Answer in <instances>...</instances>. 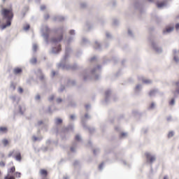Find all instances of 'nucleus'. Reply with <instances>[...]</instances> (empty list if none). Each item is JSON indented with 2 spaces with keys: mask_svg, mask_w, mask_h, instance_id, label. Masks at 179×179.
Returning <instances> with one entry per match:
<instances>
[{
  "mask_svg": "<svg viewBox=\"0 0 179 179\" xmlns=\"http://www.w3.org/2000/svg\"><path fill=\"white\" fill-rule=\"evenodd\" d=\"M76 34V31L75 29H71L69 31L70 37L67 38L65 40L66 49H65V55L63 57V59L61 62L57 64V68H60L61 69H76L78 68V65L75 64L73 66L68 64V59H69V57H71V54H72V48L69 47L71 43H73L75 41V36Z\"/></svg>",
  "mask_w": 179,
  "mask_h": 179,
  "instance_id": "f257e3e1",
  "label": "nucleus"
},
{
  "mask_svg": "<svg viewBox=\"0 0 179 179\" xmlns=\"http://www.w3.org/2000/svg\"><path fill=\"white\" fill-rule=\"evenodd\" d=\"M101 71V66L98 65L96 67L92 69L89 73L88 70H85L83 71V80L86 82V80H90L94 78V79H99L100 78V71Z\"/></svg>",
  "mask_w": 179,
  "mask_h": 179,
  "instance_id": "f03ea898",
  "label": "nucleus"
},
{
  "mask_svg": "<svg viewBox=\"0 0 179 179\" xmlns=\"http://www.w3.org/2000/svg\"><path fill=\"white\" fill-rule=\"evenodd\" d=\"M8 157H13L17 162H22V155L20 154V151L17 150H13L10 151L8 155Z\"/></svg>",
  "mask_w": 179,
  "mask_h": 179,
  "instance_id": "7ed1b4c3",
  "label": "nucleus"
},
{
  "mask_svg": "<svg viewBox=\"0 0 179 179\" xmlns=\"http://www.w3.org/2000/svg\"><path fill=\"white\" fill-rule=\"evenodd\" d=\"M50 33V28L48 26L43 25L41 28V34L42 37H43L46 44H48V34Z\"/></svg>",
  "mask_w": 179,
  "mask_h": 179,
  "instance_id": "20e7f679",
  "label": "nucleus"
},
{
  "mask_svg": "<svg viewBox=\"0 0 179 179\" xmlns=\"http://www.w3.org/2000/svg\"><path fill=\"white\" fill-rule=\"evenodd\" d=\"M151 45L155 51H156V52H158L159 54H160V52L163 51L162 47H159L157 41H151Z\"/></svg>",
  "mask_w": 179,
  "mask_h": 179,
  "instance_id": "39448f33",
  "label": "nucleus"
},
{
  "mask_svg": "<svg viewBox=\"0 0 179 179\" xmlns=\"http://www.w3.org/2000/svg\"><path fill=\"white\" fill-rule=\"evenodd\" d=\"M147 162L150 163V164L155 163L156 162V155L150 153V152H147L145 153Z\"/></svg>",
  "mask_w": 179,
  "mask_h": 179,
  "instance_id": "423d86ee",
  "label": "nucleus"
},
{
  "mask_svg": "<svg viewBox=\"0 0 179 179\" xmlns=\"http://www.w3.org/2000/svg\"><path fill=\"white\" fill-rule=\"evenodd\" d=\"M156 5L159 9H163V8H166L169 6V1H158L156 3Z\"/></svg>",
  "mask_w": 179,
  "mask_h": 179,
  "instance_id": "0eeeda50",
  "label": "nucleus"
},
{
  "mask_svg": "<svg viewBox=\"0 0 179 179\" xmlns=\"http://www.w3.org/2000/svg\"><path fill=\"white\" fill-rule=\"evenodd\" d=\"M173 58L176 64H179V50L176 49L173 50Z\"/></svg>",
  "mask_w": 179,
  "mask_h": 179,
  "instance_id": "6e6552de",
  "label": "nucleus"
},
{
  "mask_svg": "<svg viewBox=\"0 0 179 179\" xmlns=\"http://www.w3.org/2000/svg\"><path fill=\"white\" fill-rule=\"evenodd\" d=\"M60 52H61V45H57V46L53 47L52 48V50H50V54L57 55V54H58Z\"/></svg>",
  "mask_w": 179,
  "mask_h": 179,
  "instance_id": "1a4fd4ad",
  "label": "nucleus"
},
{
  "mask_svg": "<svg viewBox=\"0 0 179 179\" xmlns=\"http://www.w3.org/2000/svg\"><path fill=\"white\" fill-rule=\"evenodd\" d=\"M174 30V27H167L166 29L163 30V34L164 36H167V34H170L171 31Z\"/></svg>",
  "mask_w": 179,
  "mask_h": 179,
  "instance_id": "9d476101",
  "label": "nucleus"
},
{
  "mask_svg": "<svg viewBox=\"0 0 179 179\" xmlns=\"http://www.w3.org/2000/svg\"><path fill=\"white\" fill-rule=\"evenodd\" d=\"M35 73L41 80L44 79V74H43V71L40 69H37Z\"/></svg>",
  "mask_w": 179,
  "mask_h": 179,
  "instance_id": "9b49d317",
  "label": "nucleus"
},
{
  "mask_svg": "<svg viewBox=\"0 0 179 179\" xmlns=\"http://www.w3.org/2000/svg\"><path fill=\"white\" fill-rule=\"evenodd\" d=\"M52 20L54 22H62V20H65V17L62 15H55L52 17Z\"/></svg>",
  "mask_w": 179,
  "mask_h": 179,
  "instance_id": "f8f14e48",
  "label": "nucleus"
},
{
  "mask_svg": "<svg viewBox=\"0 0 179 179\" xmlns=\"http://www.w3.org/2000/svg\"><path fill=\"white\" fill-rule=\"evenodd\" d=\"M62 41V34H61L57 38H52L51 39V43L52 44H57V43H59V41Z\"/></svg>",
  "mask_w": 179,
  "mask_h": 179,
  "instance_id": "ddd939ff",
  "label": "nucleus"
},
{
  "mask_svg": "<svg viewBox=\"0 0 179 179\" xmlns=\"http://www.w3.org/2000/svg\"><path fill=\"white\" fill-rule=\"evenodd\" d=\"M24 111H26V107H24V106L23 105H19L18 106L19 114H20L21 115H23L24 114Z\"/></svg>",
  "mask_w": 179,
  "mask_h": 179,
  "instance_id": "4468645a",
  "label": "nucleus"
},
{
  "mask_svg": "<svg viewBox=\"0 0 179 179\" xmlns=\"http://www.w3.org/2000/svg\"><path fill=\"white\" fill-rule=\"evenodd\" d=\"M143 86L141 84H138L136 87L134 88V92L136 94H139V92L142 91Z\"/></svg>",
  "mask_w": 179,
  "mask_h": 179,
  "instance_id": "2eb2a0df",
  "label": "nucleus"
},
{
  "mask_svg": "<svg viewBox=\"0 0 179 179\" xmlns=\"http://www.w3.org/2000/svg\"><path fill=\"white\" fill-rule=\"evenodd\" d=\"M22 72H23V70L22 69V68L15 67L13 69L14 75H20L22 73Z\"/></svg>",
  "mask_w": 179,
  "mask_h": 179,
  "instance_id": "dca6fc26",
  "label": "nucleus"
},
{
  "mask_svg": "<svg viewBox=\"0 0 179 179\" xmlns=\"http://www.w3.org/2000/svg\"><path fill=\"white\" fill-rule=\"evenodd\" d=\"M31 140L33 142H40V141L43 140V136H36L35 135L32 136Z\"/></svg>",
  "mask_w": 179,
  "mask_h": 179,
  "instance_id": "f3484780",
  "label": "nucleus"
},
{
  "mask_svg": "<svg viewBox=\"0 0 179 179\" xmlns=\"http://www.w3.org/2000/svg\"><path fill=\"white\" fill-rule=\"evenodd\" d=\"M10 99L11 101H13V103H17L19 101V96L14 94L10 96Z\"/></svg>",
  "mask_w": 179,
  "mask_h": 179,
  "instance_id": "a211bd4d",
  "label": "nucleus"
},
{
  "mask_svg": "<svg viewBox=\"0 0 179 179\" xmlns=\"http://www.w3.org/2000/svg\"><path fill=\"white\" fill-rule=\"evenodd\" d=\"M141 80L143 83H145V85H151L152 80L150 79L145 78L143 77L141 78Z\"/></svg>",
  "mask_w": 179,
  "mask_h": 179,
  "instance_id": "6ab92c4d",
  "label": "nucleus"
},
{
  "mask_svg": "<svg viewBox=\"0 0 179 179\" xmlns=\"http://www.w3.org/2000/svg\"><path fill=\"white\" fill-rule=\"evenodd\" d=\"M110 94H111V90H108L105 92V101H108V97H110Z\"/></svg>",
  "mask_w": 179,
  "mask_h": 179,
  "instance_id": "aec40b11",
  "label": "nucleus"
},
{
  "mask_svg": "<svg viewBox=\"0 0 179 179\" xmlns=\"http://www.w3.org/2000/svg\"><path fill=\"white\" fill-rule=\"evenodd\" d=\"M87 43H89V40H87V38L83 37L80 44L83 46L85 44H87Z\"/></svg>",
  "mask_w": 179,
  "mask_h": 179,
  "instance_id": "412c9836",
  "label": "nucleus"
},
{
  "mask_svg": "<svg viewBox=\"0 0 179 179\" xmlns=\"http://www.w3.org/2000/svg\"><path fill=\"white\" fill-rule=\"evenodd\" d=\"M15 171H16V169L15 168V166H13L12 168L8 169V174H7V176H9L11 174H13V173H15Z\"/></svg>",
  "mask_w": 179,
  "mask_h": 179,
  "instance_id": "4be33fe9",
  "label": "nucleus"
},
{
  "mask_svg": "<svg viewBox=\"0 0 179 179\" xmlns=\"http://www.w3.org/2000/svg\"><path fill=\"white\" fill-rule=\"evenodd\" d=\"M94 48L96 50H101V45H100V43H99L97 41H96L94 43Z\"/></svg>",
  "mask_w": 179,
  "mask_h": 179,
  "instance_id": "5701e85b",
  "label": "nucleus"
},
{
  "mask_svg": "<svg viewBox=\"0 0 179 179\" xmlns=\"http://www.w3.org/2000/svg\"><path fill=\"white\" fill-rule=\"evenodd\" d=\"M85 118L86 120H90V115H89L87 113L85 115V117H81V122L83 124L85 122Z\"/></svg>",
  "mask_w": 179,
  "mask_h": 179,
  "instance_id": "b1692460",
  "label": "nucleus"
},
{
  "mask_svg": "<svg viewBox=\"0 0 179 179\" xmlns=\"http://www.w3.org/2000/svg\"><path fill=\"white\" fill-rule=\"evenodd\" d=\"M73 124H70L64 130V134L65 132H68V131H73Z\"/></svg>",
  "mask_w": 179,
  "mask_h": 179,
  "instance_id": "393cba45",
  "label": "nucleus"
},
{
  "mask_svg": "<svg viewBox=\"0 0 179 179\" xmlns=\"http://www.w3.org/2000/svg\"><path fill=\"white\" fill-rule=\"evenodd\" d=\"M8 132V128L5 127H0V134H6Z\"/></svg>",
  "mask_w": 179,
  "mask_h": 179,
  "instance_id": "a878e982",
  "label": "nucleus"
},
{
  "mask_svg": "<svg viewBox=\"0 0 179 179\" xmlns=\"http://www.w3.org/2000/svg\"><path fill=\"white\" fill-rule=\"evenodd\" d=\"M157 93V90H152L149 92V96H150V97H153V96H156Z\"/></svg>",
  "mask_w": 179,
  "mask_h": 179,
  "instance_id": "bb28decb",
  "label": "nucleus"
},
{
  "mask_svg": "<svg viewBox=\"0 0 179 179\" xmlns=\"http://www.w3.org/2000/svg\"><path fill=\"white\" fill-rule=\"evenodd\" d=\"M55 124H56V125H59V124H62V119L59 117L55 118Z\"/></svg>",
  "mask_w": 179,
  "mask_h": 179,
  "instance_id": "cd10ccee",
  "label": "nucleus"
},
{
  "mask_svg": "<svg viewBox=\"0 0 179 179\" xmlns=\"http://www.w3.org/2000/svg\"><path fill=\"white\" fill-rule=\"evenodd\" d=\"M30 64H31L32 65H36V64H37V58L36 57H32L30 59Z\"/></svg>",
  "mask_w": 179,
  "mask_h": 179,
  "instance_id": "c85d7f7f",
  "label": "nucleus"
},
{
  "mask_svg": "<svg viewBox=\"0 0 179 179\" xmlns=\"http://www.w3.org/2000/svg\"><path fill=\"white\" fill-rule=\"evenodd\" d=\"M32 50H33L34 52H36L37 51V50H38V45H37V43H33Z\"/></svg>",
  "mask_w": 179,
  "mask_h": 179,
  "instance_id": "c756f323",
  "label": "nucleus"
},
{
  "mask_svg": "<svg viewBox=\"0 0 179 179\" xmlns=\"http://www.w3.org/2000/svg\"><path fill=\"white\" fill-rule=\"evenodd\" d=\"M156 108V103L155 102H152L148 107L149 110H155Z\"/></svg>",
  "mask_w": 179,
  "mask_h": 179,
  "instance_id": "7c9ffc66",
  "label": "nucleus"
},
{
  "mask_svg": "<svg viewBox=\"0 0 179 179\" xmlns=\"http://www.w3.org/2000/svg\"><path fill=\"white\" fill-rule=\"evenodd\" d=\"M71 152H72L73 153H75V152H76V143H74L73 144V146L71 148Z\"/></svg>",
  "mask_w": 179,
  "mask_h": 179,
  "instance_id": "2f4dec72",
  "label": "nucleus"
},
{
  "mask_svg": "<svg viewBox=\"0 0 179 179\" xmlns=\"http://www.w3.org/2000/svg\"><path fill=\"white\" fill-rule=\"evenodd\" d=\"M10 89L11 90H16V84H15L14 83H11L10 85Z\"/></svg>",
  "mask_w": 179,
  "mask_h": 179,
  "instance_id": "473e14b6",
  "label": "nucleus"
},
{
  "mask_svg": "<svg viewBox=\"0 0 179 179\" xmlns=\"http://www.w3.org/2000/svg\"><path fill=\"white\" fill-rule=\"evenodd\" d=\"M76 106V102L75 101H71L69 103V107H75Z\"/></svg>",
  "mask_w": 179,
  "mask_h": 179,
  "instance_id": "72a5a7b5",
  "label": "nucleus"
},
{
  "mask_svg": "<svg viewBox=\"0 0 179 179\" xmlns=\"http://www.w3.org/2000/svg\"><path fill=\"white\" fill-rule=\"evenodd\" d=\"M75 140L77 141V142H80L82 141V137L80 136V135L79 134H77L75 137Z\"/></svg>",
  "mask_w": 179,
  "mask_h": 179,
  "instance_id": "f704fd0d",
  "label": "nucleus"
},
{
  "mask_svg": "<svg viewBox=\"0 0 179 179\" xmlns=\"http://www.w3.org/2000/svg\"><path fill=\"white\" fill-rule=\"evenodd\" d=\"M76 83L75 80H69L68 86H75Z\"/></svg>",
  "mask_w": 179,
  "mask_h": 179,
  "instance_id": "c9c22d12",
  "label": "nucleus"
},
{
  "mask_svg": "<svg viewBox=\"0 0 179 179\" xmlns=\"http://www.w3.org/2000/svg\"><path fill=\"white\" fill-rule=\"evenodd\" d=\"M35 100H36V101H40V100H41V96H40L39 94H37L35 96Z\"/></svg>",
  "mask_w": 179,
  "mask_h": 179,
  "instance_id": "e433bc0d",
  "label": "nucleus"
},
{
  "mask_svg": "<svg viewBox=\"0 0 179 179\" xmlns=\"http://www.w3.org/2000/svg\"><path fill=\"white\" fill-rule=\"evenodd\" d=\"M40 173L41 176H47V171L44 169H41L40 171Z\"/></svg>",
  "mask_w": 179,
  "mask_h": 179,
  "instance_id": "4c0bfd02",
  "label": "nucleus"
},
{
  "mask_svg": "<svg viewBox=\"0 0 179 179\" xmlns=\"http://www.w3.org/2000/svg\"><path fill=\"white\" fill-rule=\"evenodd\" d=\"M173 136H174V132L173 131H169L168 134V137L173 138Z\"/></svg>",
  "mask_w": 179,
  "mask_h": 179,
  "instance_id": "58836bf2",
  "label": "nucleus"
},
{
  "mask_svg": "<svg viewBox=\"0 0 179 179\" xmlns=\"http://www.w3.org/2000/svg\"><path fill=\"white\" fill-rule=\"evenodd\" d=\"M2 143L3 144L4 146H6L9 143V142L8 141L7 139H3L2 141Z\"/></svg>",
  "mask_w": 179,
  "mask_h": 179,
  "instance_id": "ea45409f",
  "label": "nucleus"
},
{
  "mask_svg": "<svg viewBox=\"0 0 179 179\" xmlns=\"http://www.w3.org/2000/svg\"><path fill=\"white\" fill-rule=\"evenodd\" d=\"M170 106H174L176 104V99H172L171 101L169 102Z\"/></svg>",
  "mask_w": 179,
  "mask_h": 179,
  "instance_id": "a19ab883",
  "label": "nucleus"
},
{
  "mask_svg": "<svg viewBox=\"0 0 179 179\" xmlns=\"http://www.w3.org/2000/svg\"><path fill=\"white\" fill-rule=\"evenodd\" d=\"M27 83H31V82H34V78L33 77H30L27 80Z\"/></svg>",
  "mask_w": 179,
  "mask_h": 179,
  "instance_id": "79ce46f5",
  "label": "nucleus"
},
{
  "mask_svg": "<svg viewBox=\"0 0 179 179\" xmlns=\"http://www.w3.org/2000/svg\"><path fill=\"white\" fill-rule=\"evenodd\" d=\"M15 177H17V178H20V176H22V173H20V172H15Z\"/></svg>",
  "mask_w": 179,
  "mask_h": 179,
  "instance_id": "37998d69",
  "label": "nucleus"
},
{
  "mask_svg": "<svg viewBox=\"0 0 179 179\" xmlns=\"http://www.w3.org/2000/svg\"><path fill=\"white\" fill-rule=\"evenodd\" d=\"M29 29H30V25L29 24H27L25 27H24V30L25 31H27V30H29Z\"/></svg>",
  "mask_w": 179,
  "mask_h": 179,
  "instance_id": "c03bdc74",
  "label": "nucleus"
},
{
  "mask_svg": "<svg viewBox=\"0 0 179 179\" xmlns=\"http://www.w3.org/2000/svg\"><path fill=\"white\" fill-rule=\"evenodd\" d=\"M64 90H65V87L62 85L59 89V93H62Z\"/></svg>",
  "mask_w": 179,
  "mask_h": 179,
  "instance_id": "a18cd8bd",
  "label": "nucleus"
},
{
  "mask_svg": "<svg viewBox=\"0 0 179 179\" xmlns=\"http://www.w3.org/2000/svg\"><path fill=\"white\" fill-rule=\"evenodd\" d=\"M70 118L72 120V121H75V120H76V115H71Z\"/></svg>",
  "mask_w": 179,
  "mask_h": 179,
  "instance_id": "49530a36",
  "label": "nucleus"
},
{
  "mask_svg": "<svg viewBox=\"0 0 179 179\" xmlns=\"http://www.w3.org/2000/svg\"><path fill=\"white\" fill-rule=\"evenodd\" d=\"M17 92L20 94L23 93V88H22V87H19L18 89H17Z\"/></svg>",
  "mask_w": 179,
  "mask_h": 179,
  "instance_id": "de8ad7c7",
  "label": "nucleus"
},
{
  "mask_svg": "<svg viewBox=\"0 0 179 179\" xmlns=\"http://www.w3.org/2000/svg\"><path fill=\"white\" fill-rule=\"evenodd\" d=\"M55 97V96L54 95H50L48 98L49 101H52V100H54Z\"/></svg>",
  "mask_w": 179,
  "mask_h": 179,
  "instance_id": "09e8293b",
  "label": "nucleus"
},
{
  "mask_svg": "<svg viewBox=\"0 0 179 179\" xmlns=\"http://www.w3.org/2000/svg\"><path fill=\"white\" fill-rule=\"evenodd\" d=\"M4 179H15V177L12 176H8V175L4 178Z\"/></svg>",
  "mask_w": 179,
  "mask_h": 179,
  "instance_id": "8fccbe9b",
  "label": "nucleus"
},
{
  "mask_svg": "<svg viewBox=\"0 0 179 179\" xmlns=\"http://www.w3.org/2000/svg\"><path fill=\"white\" fill-rule=\"evenodd\" d=\"M106 38H111V34H110L109 32H106Z\"/></svg>",
  "mask_w": 179,
  "mask_h": 179,
  "instance_id": "3c124183",
  "label": "nucleus"
},
{
  "mask_svg": "<svg viewBox=\"0 0 179 179\" xmlns=\"http://www.w3.org/2000/svg\"><path fill=\"white\" fill-rule=\"evenodd\" d=\"M58 32L61 33V34H62V33H64V27H60L58 29Z\"/></svg>",
  "mask_w": 179,
  "mask_h": 179,
  "instance_id": "603ef678",
  "label": "nucleus"
},
{
  "mask_svg": "<svg viewBox=\"0 0 179 179\" xmlns=\"http://www.w3.org/2000/svg\"><path fill=\"white\" fill-rule=\"evenodd\" d=\"M128 34L130 36V37H133L132 30L128 29Z\"/></svg>",
  "mask_w": 179,
  "mask_h": 179,
  "instance_id": "864d4df0",
  "label": "nucleus"
},
{
  "mask_svg": "<svg viewBox=\"0 0 179 179\" xmlns=\"http://www.w3.org/2000/svg\"><path fill=\"white\" fill-rule=\"evenodd\" d=\"M85 108H86L87 111H89L90 109L91 108L90 104L85 105Z\"/></svg>",
  "mask_w": 179,
  "mask_h": 179,
  "instance_id": "5fc2aeb1",
  "label": "nucleus"
},
{
  "mask_svg": "<svg viewBox=\"0 0 179 179\" xmlns=\"http://www.w3.org/2000/svg\"><path fill=\"white\" fill-rule=\"evenodd\" d=\"M97 153H100V150L99 149L94 150V155H97Z\"/></svg>",
  "mask_w": 179,
  "mask_h": 179,
  "instance_id": "6e6d98bb",
  "label": "nucleus"
},
{
  "mask_svg": "<svg viewBox=\"0 0 179 179\" xmlns=\"http://www.w3.org/2000/svg\"><path fill=\"white\" fill-rule=\"evenodd\" d=\"M174 96L176 94H179V87L176 89V90L173 92Z\"/></svg>",
  "mask_w": 179,
  "mask_h": 179,
  "instance_id": "4d7b16f0",
  "label": "nucleus"
},
{
  "mask_svg": "<svg viewBox=\"0 0 179 179\" xmlns=\"http://www.w3.org/2000/svg\"><path fill=\"white\" fill-rule=\"evenodd\" d=\"M44 19H45V20L50 19V15H48V14H45V15H44Z\"/></svg>",
  "mask_w": 179,
  "mask_h": 179,
  "instance_id": "13d9d810",
  "label": "nucleus"
},
{
  "mask_svg": "<svg viewBox=\"0 0 179 179\" xmlns=\"http://www.w3.org/2000/svg\"><path fill=\"white\" fill-rule=\"evenodd\" d=\"M139 6H141V4H139V1H137L136 3H135V8L136 9H138V8H139Z\"/></svg>",
  "mask_w": 179,
  "mask_h": 179,
  "instance_id": "bf43d9fd",
  "label": "nucleus"
},
{
  "mask_svg": "<svg viewBox=\"0 0 179 179\" xmlns=\"http://www.w3.org/2000/svg\"><path fill=\"white\" fill-rule=\"evenodd\" d=\"M103 167H104V163H102L99 165V170H103Z\"/></svg>",
  "mask_w": 179,
  "mask_h": 179,
  "instance_id": "052dcab7",
  "label": "nucleus"
},
{
  "mask_svg": "<svg viewBox=\"0 0 179 179\" xmlns=\"http://www.w3.org/2000/svg\"><path fill=\"white\" fill-rule=\"evenodd\" d=\"M57 103H62V99L61 98H57V100H56Z\"/></svg>",
  "mask_w": 179,
  "mask_h": 179,
  "instance_id": "680f3d73",
  "label": "nucleus"
},
{
  "mask_svg": "<svg viewBox=\"0 0 179 179\" xmlns=\"http://www.w3.org/2000/svg\"><path fill=\"white\" fill-rule=\"evenodd\" d=\"M52 108V107H49L48 110V113H54V110Z\"/></svg>",
  "mask_w": 179,
  "mask_h": 179,
  "instance_id": "e2e57ef3",
  "label": "nucleus"
},
{
  "mask_svg": "<svg viewBox=\"0 0 179 179\" xmlns=\"http://www.w3.org/2000/svg\"><path fill=\"white\" fill-rule=\"evenodd\" d=\"M0 166L5 167V162H3V161L0 162Z\"/></svg>",
  "mask_w": 179,
  "mask_h": 179,
  "instance_id": "0e129e2a",
  "label": "nucleus"
},
{
  "mask_svg": "<svg viewBox=\"0 0 179 179\" xmlns=\"http://www.w3.org/2000/svg\"><path fill=\"white\" fill-rule=\"evenodd\" d=\"M128 135V134H127V133H122L121 134V137L122 138H125V136H127Z\"/></svg>",
  "mask_w": 179,
  "mask_h": 179,
  "instance_id": "69168bd1",
  "label": "nucleus"
},
{
  "mask_svg": "<svg viewBox=\"0 0 179 179\" xmlns=\"http://www.w3.org/2000/svg\"><path fill=\"white\" fill-rule=\"evenodd\" d=\"M80 6H81V8H86L87 4H86V3H83L80 4Z\"/></svg>",
  "mask_w": 179,
  "mask_h": 179,
  "instance_id": "338daca9",
  "label": "nucleus"
},
{
  "mask_svg": "<svg viewBox=\"0 0 179 179\" xmlns=\"http://www.w3.org/2000/svg\"><path fill=\"white\" fill-rule=\"evenodd\" d=\"M176 29L177 31L179 30V23H178V24H176Z\"/></svg>",
  "mask_w": 179,
  "mask_h": 179,
  "instance_id": "774afa93",
  "label": "nucleus"
}]
</instances>
